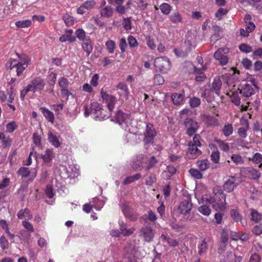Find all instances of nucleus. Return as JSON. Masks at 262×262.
<instances>
[{
  "instance_id": "1",
  "label": "nucleus",
  "mask_w": 262,
  "mask_h": 262,
  "mask_svg": "<svg viewBox=\"0 0 262 262\" xmlns=\"http://www.w3.org/2000/svg\"><path fill=\"white\" fill-rule=\"evenodd\" d=\"M18 59L10 58L8 62L9 68L16 73L18 77H23L24 72L30 62V57L26 54H19L16 53Z\"/></svg>"
},
{
  "instance_id": "2",
  "label": "nucleus",
  "mask_w": 262,
  "mask_h": 262,
  "mask_svg": "<svg viewBox=\"0 0 262 262\" xmlns=\"http://www.w3.org/2000/svg\"><path fill=\"white\" fill-rule=\"evenodd\" d=\"M201 136L199 135H195L192 141L188 143V149L186 153L187 158L189 159H194L202 154V151L198 147L201 146L200 142Z\"/></svg>"
},
{
  "instance_id": "3",
  "label": "nucleus",
  "mask_w": 262,
  "mask_h": 262,
  "mask_svg": "<svg viewBox=\"0 0 262 262\" xmlns=\"http://www.w3.org/2000/svg\"><path fill=\"white\" fill-rule=\"evenodd\" d=\"M185 199H184L179 204L178 207V212L182 214L184 218L186 220H190L189 219V214L192 209L193 204L191 202V198L189 194H183Z\"/></svg>"
},
{
  "instance_id": "4",
  "label": "nucleus",
  "mask_w": 262,
  "mask_h": 262,
  "mask_svg": "<svg viewBox=\"0 0 262 262\" xmlns=\"http://www.w3.org/2000/svg\"><path fill=\"white\" fill-rule=\"evenodd\" d=\"M240 86L241 88H238L237 90H239V93L245 97H249L254 94L255 90L258 89L257 82L254 78L251 79L248 82Z\"/></svg>"
},
{
  "instance_id": "5",
  "label": "nucleus",
  "mask_w": 262,
  "mask_h": 262,
  "mask_svg": "<svg viewBox=\"0 0 262 262\" xmlns=\"http://www.w3.org/2000/svg\"><path fill=\"white\" fill-rule=\"evenodd\" d=\"M225 195L224 193H220L219 194H215L209 199H206V202L209 204L212 205L213 208L216 210H222L225 208Z\"/></svg>"
},
{
  "instance_id": "6",
  "label": "nucleus",
  "mask_w": 262,
  "mask_h": 262,
  "mask_svg": "<svg viewBox=\"0 0 262 262\" xmlns=\"http://www.w3.org/2000/svg\"><path fill=\"white\" fill-rule=\"evenodd\" d=\"M154 66L157 71L163 74L167 73L171 68L170 60L166 57H157L155 60Z\"/></svg>"
},
{
  "instance_id": "7",
  "label": "nucleus",
  "mask_w": 262,
  "mask_h": 262,
  "mask_svg": "<svg viewBox=\"0 0 262 262\" xmlns=\"http://www.w3.org/2000/svg\"><path fill=\"white\" fill-rule=\"evenodd\" d=\"M241 182L242 180L237 175L230 176L224 183L223 189L227 192H231Z\"/></svg>"
},
{
  "instance_id": "8",
  "label": "nucleus",
  "mask_w": 262,
  "mask_h": 262,
  "mask_svg": "<svg viewBox=\"0 0 262 262\" xmlns=\"http://www.w3.org/2000/svg\"><path fill=\"white\" fill-rule=\"evenodd\" d=\"M157 132L152 124L150 123H147L146 126V130L144 132V138L143 142L145 145L148 144H152L154 141V138L156 136Z\"/></svg>"
},
{
  "instance_id": "9",
  "label": "nucleus",
  "mask_w": 262,
  "mask_h": 262,
  "mask_svg": "<svg viewBox=\"0 0 262 262\" xmlns=\"http://www.w3.org/2000/svg\"><path fill=\"white\" fill-rule=\"evenodd\" d=\"M184 125L186 128V134L190 137L195 135L199 128L198 122L190 118H187L184 121Z\"/></svg>"
},
{
  "instance_id": "10",
  "label": "nucleus",
  "mask_w": 262,
  "mask_h": 262,
  "mask_svg": "<svg viewBox=\"0 0 262 262\" xmlns=\"http://www.w3.org/2000/svg\"><path fill=\"white\" fill-rule=\"evenodd\" d=\"M192 43L190 41H185L184 45L180 49H175L174 53L178 57H186L192 49Z\"/></svg>"
},
{
  "instance_id": "11",
  "label": "nucleus",
  "mask_w": 262,
  "mask_h": 262,
  "mask_svg": "<svg viewBox=\"0 0 262 262\" xmlns=\"http://www.w3.org/2000/svg\"><path fill=\"white\" fill-rule=\"evenodd\" d=\"M154 231L150 227L145 226L142 227L139 231V236L146 242H151L154 237Z\"/></svg>"
},
{
  "instance_id": "12",
  "label": "nucleus",
  "mask_w": 262,
  "mask_h": 262,
  "mask_svg": "<svg viewBox=\"0 0 262 262\" xmlns=\"http://www.w3.org/2000/svg\"><path fill=\"white\" fill-rule=\"evenodd\" d=\"M45 82L43 79L40 77H37L32 79L28 86L30 88L31 92H40L44 88Z\"/></svg>"
},
{
  "instance_id": "13",
  "label": "nucleus",
  "mask_w": 262,
  "mask_h": 262,
  "mask_svg": "<svg viewBox=\"0 0 262 262\" xmlns=\"http://www.w3.org/2000/svg\"><path fill=\"white\" fill-rule=\"evenodd\" d=\"M120 206L123 214L126 218L134 221L137 220L138 215L134 213L133 209L129 207L126 203H121Z\"/></svg>"
},
{
  "instance_id": "14",
  "label": "nucleus",
  "mask_w": 262,
  "mask_h": 262,
  "mask_svg": "<svg viewBox=\"0 0 262 262\" xmlns=\"http://www.w3.org/2000/svg\"><path fill=\"white\" fill-rule=\"evenodd\" d=\"M101 96L103 101L107 103V106L110 111H113L115 106V97L110 95L107 92H105L103 89L101 90Z\"/></svg>"
},
{
  "instance_id": "15",
  "label": "nucleus",
  "mask_w": 262,
  "mask_h": 262,
  "mask_svg": "<svg viewBox=\"0 0 262 262\" xmlns=\"http://www.w3.org/2000/svg\"><path fill=\"white\" fill-rule=\"evenodd\" d=\"M54 157L53 149H46L45 153L41 155V158L43 161V164L47 166H51V163Z\"/></svg>"
},
{
  "instance_id": "16",
  "label": "nucleus",
  "mask_w": 262,
  "mask_h": 262,
  "mask_svg": "<svg viewBox=\"0 0 262 262\" xmlns=\"http://www.w3.org/2000/svg\"><path fill=\"white\" fill-rule=\"evenodd\" d=\"M95 5L94 1H87L77 8V12L79 14H83L91 9Z\"/></svg>"
},
{
  "instance_id": "17",
  "label": "nucleus",
  "mask_w": 262,
  "mask_h": 262,
  "mask_svg": "<svg viewBox=\"0 0 262 262\" xmlns=\"http://www.w3.org/2000/svg\"><path fill=\"white\" fill-rule=\"evenodd\" d=\"M126 117L127 116L122 112L118 111L116 114V123H118L122 128H125L127 126Z\"/></svg>"
},
{
  "instance_id": "18",
  "label": "nucleus",
  "mask_w": 262,
  "mask_h": 262,
  "mask_svg": "<svg viewBox=\"0 0 262 262\" xmlns=\"http://www.w3.org/2000/svg\"><path fill=\"white\" fill-rule=\"evenodd\" d=\"M147 157L146 155H140L137 157L136 161L133 162L132 167L134 169L138 170L143 167V165L146 162Z\"/></svg>"
},
{
  "instance_id": "19",
  "label": "nucleus",
  "mask_w": 262,
  "mask_h": 262,
  "mask_svg": "<svg viewBox=\"0 0 262 262\" xmlns=\"http://www.w3.org/2000/svg\"><path fill=\"white\" fill-rule=\"evenodd\" d=\"M48 140L49 142L55 148H58L60 147L61 145L57 136L51 131H49L48 133Z\"/></svg>"
},
{
  "instance_id": "20",
  "label": "nucleus",
  "mask_w": 262,
  "mask_h": 262,
  "mask_svg": "<svg viewBox=\"0 0 262 262\" xmlns=\"http://www.w3.org/2000/svg\"><path fill=\"white\" fill-rule=\"evenodd\" d=\"M119 224L120 225V230L121 231L119 232H116V236H120V233L125 236L129 235L132 234L135 230L134 228L126 229V225L123 222L119 221Z\"/></svg>"
},
{
  "instance_id": "21",
  "label": "nucleus",
  "mask_w": 262,
  "mask_h": 262,
  "mask_svg": "<svg viewBox=\"0 0 262 262\" xmlns=\"http://www.w3.org/2000/svg\"><path fill=\"white\" fill-rule=\"evenodd\" d=\"M245 173L251 179L258 180L260 177V172L257 169L252 167H247L245 169Z\"/></svg>"
},
{
  "instance_id": "22",
  "label": "nucleus",
  "mask_w": 262,
  "mask_h": 262,
  "mask_svg": "<svg viewBox=\"0 0 262 262\" xmlns=\"http://www.w3.org/2000/svg\"><path fill=\"white\" fill-rule=\"evenodd\" d=\"M40 110L45 117L50 122L53 123L55 120V117L53 113L45 107H41Z\"/></svg>"
},
{
  "instance_id": "23",
  "label": "nucleus",
  "mask_w": 262,
  "mask_h": 262,
  "mask_svg": "<svg viewBox=\"0 0 262 262\" xmlns=\"http://www.w3.org/2000/svg\"><path fill=\"white\" fill-rule=\"evenodd\" d=\"M234 90H235V89H234ZM227 95L230 97L231 102L235 105L238 106L240 105L241 99L238 96L237 91L230 90L227 93Z\"/></svg>"
},
{
  "instance_id": "24",
  "label": "nucleus",
  "mask_w": 262,
  "mask_h": 262,
  "mask_svg": "<svg viewBox=\"0 0 262 262\" xmlns=\"http://www.w3.org/2000/svg\"><path fill=\"white\" fill-rule=\"evenodd\" d=\"M82 47L84 51H85L88 56L93 51L92 42L89 37L87 39L82 41Z\"/></svg>"
},
{
  "instance_id": "25",
  "label": "nucleus",
  "mask_w": 262,
  "mask_h": 262,
  "mask_svg": "<svg viewBox=\"0 0 262 262\" xmlns=\"http://www.w3.org/2000/svg\"><path fill=\"white\" fill-rule=\"evenodd\" d=\"M222 51H216L214 54V57L218 60L222 66L226 65L228 62V58L224 54H221Z\"/></svg>"
},
{
  "instance_id": "26",
  "label": "nucleus",
  "mask_w": 262,
  "mask_h": 262,
  "mask_svg": "<svg viewBox=\"0 0 262 262\" xmlns=\"http://www.w3.org/2000/svg\"><path fill=\"white\" fill-rule=\"evenodd\" d=\"M222 84V81L219 77H216L212 83L211 90L218 96L220 94Z\"/></svg>"
},
{
  "instance_id": "27",
  "label": "nucleus",
  "mask_w": 262,
  "mask_h": 262,
  "mask_svg": "<svg viewBox=\"0 0 262 262\" xmlns=\"http://www.w3.org/2000/svg\"><path fill=\"white\" fill-rule=\"evenodd\" d=\"M160 239L162 242H166L170 246L176 247L179 244V241L177 239L170 238L164 234L161 235Z\"/></svg>"
},
{
  "instance_id": "28",
  "label": "nucleus",
  "mask_w": 262,
  "mask_h": 262,
  "mask_svg": "<svg viewBox=\"0 0 262 262\" xmlns=\"http://www.w3.org/2000/svg\"><path fill=\"white\" fill-rule=\"evenodd\" d=\"M125 256L130 262L136 261V258L138 257L137 251L135 248L129 249L126 250Z\"/></svg>"
},
{
  "instance_id": "29",
  "label": "nucleus",
  "mask_w": 262,
  "mask_h": 262,
  "mask_svg": "<svg viewBox=\"0 0 262 262\" xmlns=\"http://www.w3.org/2000/svg\"><path fill=\"white\" fill-rule=\"evenodd\" d=\"M171 99L175 105H180L183 103L184 97L183 95L179 93H173L171 95Z\"/></svg>"
},
{
  "instance_id": "30",
  "label": "nucleus",
  "mask_w": 262,
  "mask_h": 262,
  "mask_svg": "<svg viewBox=\"0 0 262 262\" xmlns=\"http://www.w3.org/2000/svg\"><path fill=\"white\" fill-rule=\"evenodd\" d=\"M196 165L201 171H205L209 168L210 163L207 159L199 160L196 162Z\"/></svg>"
},
{
  "instance_id": "31",
  "label": "nucleus",
  "mask_w": 262,
  "mask_h": 262,
  "mask_svg": "<svg viewBox=\"0 0 262 262\" xmlns=\"http://www.w3.org/2000/svg\"><path fill=\"white\" fill-rule=\"evenodd\" d=\"M170 21L174 24L178 25L182 23L181 15L178 12H173L169 17Z\"/></svg>"
},
{
  "instance_id": "32",
  "label": "nucleus",
  "mask_w": 262,
  "mask_h": 262,
  "mask_svg": "<svg viewBox=\"0 0 262 262\" xmlns=\"http://www.w3.org/2000/svg\"><path fill=\"white\" fill-rule=\"evenodd\" d=\"M250 211V215L251 216V219L252 221L257 223L261 220L262 215L261 213H259L256 210L253 208H251Z\"/></svg>"
},
{
  "instance_id": "33",
  "label": "nucleus",
  "mask_w": 262,
  "mask_h": 262,
  "mask_svg": "<svg viewBox=\"0 0 262 262\" xmlns=\"http://www.w3.org/2000/svg\"><path fill=\"white\" fill-rule=\"evenodd\" d=\"M223 262H239V257H236L232 252H227Z\"/></svg>"
},
{
  "instance_id": "34",
  "label": "nucleus",
  "mask_w": 262,
  "mask_h": 262,
  "mask_svg": "<svg viewBox=\"0 0 262 262\" xmlns=\"http://www.w3.org/2000/svg\"><path fill=\"white\" fill-rule=\"evenodd\" d=\"M2 145L4 148H9L12 143V140L10 136H6L5 134L3 132V135L2 136Z\"/></svg>"
},
{
  "instance_id": "35",
  "label": "nucleus",
  "mask_w": 262,
  "mask_h": 262,
  "mask_svg": "<svg viewBox=\"0 0 262 262\" xmlns=\"http://www.w3.org/2000/svg\"><path fill=\"white\" fill-rule=\"evenodd\" d=\"M100 13L102 16L109 17L113 15L114 11L111 6H107L101 10Z\"/></svg>"
},
{
  "instance_id": "36",
  "label": "nucleus",
  "mask_w": 262,
  "mask_h": 262,
  "mask_svg": "<svg viewBox=\"0 0 262 262\" xmlns=\"http://www.w3.org/2000/svg\"><path fill=\"white\" fill-rule=\"evenodd\" d=\"M24 213H26V217L28 220H31L33 218L32 214L28 208H25L20 210L17 213V217L19 219H23L24 218Z\"/></svg>"
},
{
  "instance_id": "37",
  "label": "nucleus",
  "mask_w": 262,
  "mask_h": 262,
  "mask_svg": "<svg viewBox=\"0 0 262 262\" xmlns=\"http://www.w3.org/2000/svg\"><path fill=\"white\" fill-rule=\"evenodd\" d=\"M233 127L232 124L231 123L225 124L222 129V133L226 137L230 136L233 133Z\"/></svg>"
},
{
  "instance_id": "38",
  "label": "nucleus",
  "mask_w": 262,
  "mask_h": 262,
  "mask_svg": "<svg viewBox=\"0 0 262 262\" xmlns=\"http://www.w3.org/2000/svg\"><path fill=\"white\" fill-rule=\"evenodd\" d=\"M208 242L206 239H204L202 243L199 246V254L201 256L205 254L208 250Z\"/></svg>"
},
{
  "instance_id": "39",
  "label": "nucleus",
  "mask_w": 262,
  "mask_h": 262,
  "mask_svg": "<svg viewBox=\"0 0 262 262\" xmlns=\"http://www.w3.org/2000/svg\"><path fill=\"white\" fill-rule=\"evenodd\" d=\"M117 89L121 91V93L118 92L119 94L121 96H123L125 98H127L128 96V89L127 85L123 83H120L117 85Z\"/></svg>"
},
{
  "instance_id": "40",
  "label": "nucleus",
  "mask_w": 262,
  "mask_h": 262,
  "mask_svg": "<svg viewBox=\"0 0 262 262\" xmlns=\"http://www.w3.org/2000/svg\"><path fill=\"white\" fill-rule=\"evenodd\" d=\"M32 21L30 19L18 20L15 22V26L17 28H28L31 26Z\"/></svg>"
},
{
  "instance_id": "41",
  "label": "nucleus",
  "mask_w": 262,
  "mask_h": 262,
  "mask_svg": "<svg viewBox=\"0 0 262 262\" xmlns=\"http://www.w3.org/2000/svg\"><path fill=\"white\" fill-rule=\"evenodd\" d=\"M102 105L99 103L97 102H93L91 103L90 109L91 110V114L95 115H96L97 113L100 111L102 108Z\"/></svg>"
},
{
  "instance_id": "42",
  "label": "nucleus",
  "mask_w": 262,
  "mask_h": 262,
  "mask_svg": "<svg viewBox=\"0 0 262 262\" xmlns=\"http://www.w3.org/2000/svg\"><path fill=\"white\" fill-rule=\"evenodd\" d=\"M112 111H110L107 112L106 110H104L102 108L100 110V111L96 114L95 116L96 118H98L99 120L101 119H106L110 117V112Z\"/></svg>"
},
{
  "instance_id": "43",
  "label": "nucleus",
  "mask_w": 262,
  "mask_h": 262,
  "mask_svg": "<svg viewBox=\"0 0 262 262\" xmlns=\"http://www.w3.org/2000/svg\"><path fill=\"white\" fill-rule=\"evenodd\" d=\"M215 33L213 35H212L211 37V41L215 43L217 40L220 39L221 37V29L218 26H215L214 27Z\"/></svg>"
},
{
  "instance_id": "44",
  "label": "nucleus",
  "mask_w": 262,
  "mask_h": 262,
  "mask_svg": "<svg viewBox=\"0 0 262 262\" xmlns=\"http://www.w3.org/2000/svg\"><path fill=\"white\" fill-rule=\"evenodd\" d=\"M141 177V176L139 173H137L133 176L128 177L124 180L123 184L125 185L130 184L136 180H139Z\"/></svg>"
},
{
  "instance_id": "45",
  "label": "nucleus",
  "mask_w": 262,
  "mask_h": 262,
  "mask_svg": "<svg viewBox=\"0 0 262 262\" xmlns=\"http://www.w3.org/2000/svg\"><path fill=\"white\" fill-rule=\"evenodd\" d=\"M17 173L22 178H27L30 174V170L28 167H21L18 170Z\"/></svg>"
},
{
  "instance_id": "46",
  "label": "nucleus",
  "mask_w": 262,
  "mask_h": 262,
  "mask_svg": "<svg viewBox=\"0 0 262 262\" xmlns=\"http://www.w3.org/2000/svg\"><path fill=\"white\" fill-rule=\"evenodd\" d=\"M62 19L68 27L72 26L74 23V17L68 13L63 15Z\"/></svg>"
},
{
  "instance_id": "47",
  "label": "nucleus",
  "mask_w": 262,
  "mask_h": 262,
  "mask_svg": "<svg viewBox=\"0 0 262 262\" xmlns=\"http://www.w3.org/2000/svg\"><path fill=\"white\" fill-rule=\"evenodd\" d=\"M18 127V125L15 121H11L6 125V131L7 133H12L17 129Z\"/></svg>"
},
{
  "instance_id": "48",
  "label": "nucleus",
  "mask_w": 262,
  "mask_h": 262,
  "mask_svg": "<svg viewBox=\"0 0 262 262\" xmlns=\"http://www.w3.org/2000/svg\"><path fill=\"white\" fill-rule=\"evenodd\" d=\"M76 37L80 41H83L87 39L85 32L82 29H78L75 31Z\"/></svg>"
},
{
  "instance_id": "49",
  "label": "nucleus",
  "mask_w": 262,
  "mask_h": 262,
  "mask_svg": "<svg viewBox=\"0 0 262 262\" xmlns=\"http://www.w3.org/2000/svg\"><path fill=\"white\" fill-rule=\"evenodd\" d=\"M90 203L93 204V208L97 210H100L104 205V202L97 198L93 199V201Z\"/></svg>"
},
{
  "instance_id": "50",
  "label": "nucleus",
  "mask_w": 262,
  "mask_h": 262,
  "mask_svg": "<svg viewBox=\"0 0 262 262\" xmlns=\"http://www.w3.org/2000/svg\"><path fill=\"white\" fill-rule=\"evenodd\" d=\"M236 237H232L233 240L240 239L242 241H247L249 239V236L248 234L244 232H239L236 233Z\"/></svg>"
},
{
  "instance_id": "51",
  "label": "nucleus",
  "mask_w": 262,
  "mask_h": 262,
  "mask_svg": "<svg viewBox=\"0 0 262 262\" xmlns=\"http://www.w3.org/2000/svg\"><path fill=\"white\" fill-rule=\"evenodd\" d=\"M198 210L199 212L201 213L202 214L206 216H208L211 213V209L207 205H206L200 206Z\"/></svg>"
},
{
  "instance_id": "52",
  "label": "nucleus",
  "mask_w": 262,
  "mask_h": 262,
  "mask_svg": "<svg viewBox=\"0 0 262 262\" xmlns=\"http://www.w3.org/2000/svg\"><path fill=\"white\" fill-rule=\"evenodd\" d=\"M33 142L34 144L38 147L41 146V137L37 132H35L33 134L32 136Z\"/></svg>"
},
{
  "instance_id": "53",
  "label": "nucleus",
  "mask_w": 262,
  "mask_h": 262,
  "mask_svg": "<svg viewBox=\"0 0 262 262\" xmlns=\"http://www.w3.org/2000/svg\"><path fill=\"white\" fill-rule=\"evenodd\" d=\"M249 159L254 163L260 164L262 162V155L259 152H256L252 157L249 158Z\"/></svg>"
},
{
  "instance_id": "54",
  "label": "nucleus",
  "mask_w": 262,
  "mask_h": 262,
  "mask_svg": "<svg viewBox=\"0 0 262 262\" xmlns=\"http://www.w3.org/2000/svg\"><path fill=\"white\" fill-rule=\"evenodd\" d=\"M189 172L195 179H201L202 178V174L200 170L196 169L191 168L189 170Z\"/></svg>"
},
{
  "instance_id": "55",
  "label": "nucleus",
  "mask_w": 262,
  "mask_h": 262,
  "mask_svg": "<svg viewBox=\"0 0 262 262\" xmlns=\"http://www.w3.org/2000/svg\"><path fill=\"white\" fill-rule=\"evenodd\" d=\"M157 163H158V160L156 159V157L155 156L151 157L148 160V163L145 167L146 169L147 170H150L154 168Z\"/></svg>"
},
{
  "instance_id": "56",
  "label": "nucleus",
  "mask_w": 262,
  "mask_h": 262,
  "mask_svg": "<svg viewBox=\"0 0 262 262\" xmlns=\"http://www.w3.org/2000/svg\"><path fill=\"white\" fill-rule=\"evenodd\" d=\"M249 129V125L247 123L245 127H239L238 129V135L242 138H246L247 137V132Z\"/></svg>"
},
{
  "instance_id": "57",
  "label": "nucleus",
  "mask_w": 262,
  "mask_h": 262,
  "mask_svg": "<svg viewBox=\"0 0 262 262\" xmlns=\"http://www.w3.org/2000/svg\"><path fill=\"white\" fill-rule=\"evenodd\" d=\"M160 8L164 14L167 15L170 13L171 7L169 4L163 3L161 5Z\"/></svg>"
},
{
  "instance_id": "58",
  "label": "nucleus",
  "mask_w": 262,
  "mask_h": 262,
  "mask_svg": "<svg viewBox=\"0 0 262 262\" xmlns=\"http://www.w3.org/2000/svg\"><path fill=\"white\" fill-rule=\"evenodd\" d=\"M232 161L236 164H241L244 163V160L242 157L238 154H233L231 156Z\"/></svg>"
},
{
  "instance_id": "59",
  "label": "nucleus",
  "mask_w": 262,
  "mask_h": 262,
  "mask_svg": "<svg viewBox=\"0 0 262 262\" xmlns=\"http://www.w3.org/2000/svg\"><path fill=\"white\" fill-rule=\"evenodd\" d=\"M189 104L191 107H192V108L196 107L200 105L201 100L198 97H193L190 99Z\"/></svg>"
},
{
  "instance_id": "60",
  "label": "nucleus",
  "mask_w": 262,
  "mask_h": 262,
  "mask_svg": "<svg viewBox=\"0 0 262 262\" xmlns=\"http://www.w3.org/2000/svg\"><path fill=\"white\" fill-rule=\"evenodd\" d=\"M69 84V80L64 77H60L58 80V85L61 89L67 88Z\"/></svg>"
},
{
  "instance_id": "61",
  "label": "nucleus",
  "mask_w": 262,
  "mask_h": 262,
  "mask_svg": "<svg viewBox=\"0 0 262 262\" xmlns=\"http://www.w3.org/2000/svg\"><path fill=\"white\" fill-rule=\"evenodd\" d=\"M73 31L72 29L67 30L66 31V35L67 36L68 41L70 42H74L76 41V37L72 35Z\"/></svg>"
},
{
  "instance_id": "62",
  "label": "nucleus",
  "mask_w": 262,
  "mask_h": 262,
  "mask_svg": "<svg viewBox=\"0 0 262 262\" xmlns=\"http://www.w3.org/2000/svg\"><path fill=\"white\" fill-rule=\"evenodd\" d=\"M22 225L29 232L32 233L34 231V227L30 222L23 221L22 222Z\"/></svg>"
},
{
  "instance_id": "63",
  "label": "nucleus",
  "mask_w": 262,
  "mask_h": 262,
  "mask_svg": "<svg viewBox=\"0 0 262 262\" xmlns=\"http://www.w3.org/2000/svg\"><path fill=\"white\" fill-rule=\"evenodd\" d=\"M230 214L232 218L236 222H238L241 220V215L235 209H232L230 211Z\"/></svg>"
},
{
  "instance_id": "64",
  "label": "nucleus",
  "mask_w": 262,
  "mask_h": 262,
  "mask_svg": "<svg viewBox=\"0 0 262 262\" xmlns=\"http://www.w3.org/2000/svg\"><path fill=\"white\" fill-rule=\"evenodd\" d=\"M253 233L256 235H259L262 233V223L255 226L252 229Z\"/></svg>"
}]
</instances>
